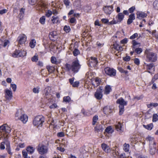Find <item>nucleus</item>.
Masks as SVG:
<instances>
[{"label": "nucleus", "instance_id": "nucleus-1", "mask_svg": "<svg viewBox=\"0 0 158 158\" xmlns=\"http://www.w3.org/2000/svg\"><path fill=\"white\" fill-rule=\"evenodd\" d=\"M144 54L146 56V61L149 62H155L157 60V55L156 52L153 51L150 48L146 49Z\"/></svg>", "mask_w": 158, "mask_h": 158}, {"label": "nucleus", "instance_id": "nucleus-2", "mask_svg": "<svg viewBox=\"0 0 158 158\" xmlns=\"http://www.w3.org/2000/svg\"><path fill=\"white\" fill-rule=\"evenodd\" d=\"M65 67L68 71H72L74 73H77L81 67L79 61L77 59L73 61L71 64L66 63L65 65Z\"/></svg>", "mask_w": 158, "mask_h": 158}, {"label": "nucleus", "instance_id": "nucleus-3", "mask_svg": "<svg viewBox=\"0 0 158 158\" xmlns=\"http://www.w3.org/2000/svg\"><path fill=\"white\" fill-rule=\"evenodd\" d=\"M45 119L44 117L42 115L36 116L33 120L32 123L34 126H36L37 128L41 127L44 122Z\"/></svg>", "mask_w": 158, "mask_h": 158}, {"label": "nucleus", "instance_id": "nucleus-4", "mask_svg": "<svg viewBox=\"0 0 158 158\" xmlns=\"http://www.w3.org/2000/svg\"><path fill=\"white\" fill-rule=\"evenodd\" d=\"M11 131V128L6 124H4L0 126V131L1 135L5 138H8Z\"/></svg>", "mask_w": 158, "mask_h": 158}, {"label": "nucleus", "instance_id": "nucleus-5", "mask_svg": "<svg viewBox=\"0 0 158 158\" xmlns=\"http://www.w3.org/2000/svg\"><path fill=\"white\" fill-rule=\"evenodd\" d=\"M27 52L24 49H15L12 54V56L15 58L23 57L26 56Z\"/></svg>", "mask_w": 158, "mask_h": 158}, {"label": "nucleus", "instance_id": "nucleus-6", "mask_svg": "<svg viewBox=\"0 0 158 158\" xmlns=\"http://www.w3.org/2000/svg\"><path fill=\"white\" fill-rule=\"evenodd\" d=\"M105 73L110 77H114L116 76V70L113 68L106 67L104 69Z\"/></svg>", "mask_w": 158, "mask_h": 158}, {"label": "nucleus", "instance_id": "nucleus-7", "mask_svg": "<svg viewBox=\"0 0 158 158\" xmlns=\"http://www.w3.org/2000/svg\"><path fill=\"white\" fill-rule=\"evenodd\" d=\"M48 147L44 144H40L37 147L38 152L42 155L46 154L48 152Z\"/></svg>", "mask_w": 158, "mask_h": 158}, {"label": "nucleus", "instance_id": "nucleus-8", "mask_svg": "<svg viewBox=\"0 0 158 158\" xmlns=\"http://www.w3.org/2000/svg\"><path fill=\"white\" fill-rule=\"evenodd\" d=\"M103 89L102 86H100L96 90L94 96V97L98 100H101L102 98L103 94L102 92Z\"/></svg>", "mask_w": 158, "mask_h": 158}, {"label": "nucleus", "instance_id": "nucleus-9", "mask_svg": "<svg viewBox=\"0 0 158 158\" xmlns=\"http://www.w3.org/2000/svg\"><path fill=\"white\" fill-rule=\"evenodd\" d=\"M27 37L23 34H20L18 37L17 41L19 44L22 45L24 44L27 41Z\"/></svg>", "mask_w": 158, "mask_h": 158}, {"label": "nucleus", "instance_id": "nucleus-10", "mask_svg": "<svg viewBox=\"0 0 158 158\" xmlns=\"http://www.w3.org/2000/svg\"><path fill=\"white\" fill-rule=\"evenodd\" d=\"M98 63L97 58L91 57L90 60L89 61V66L91 67H96Z\"/></svg>", "mask_w": 158, "mask_h": 158}, {"label": "nucleus", "instance_id": "nucleus-11", "mask_svg": "<svg viewBox=\"0 0 158 158\" xmlns=\"http://www.w3.org/2000/svg\"><path fill=\"white\" fill-rule=\"evenodd\" d=\"M113 6H106L104 7L103 10L106 15L110 14L113 11Z\"/></svg>", "mask_w": 158, "mask_h": 158}, {"label": "nucleus", "instance_id": "nucleus-12", "mask_svg": "<svg viewBox=\"0 0 158 158\" xmlns=\"http://www.w3.org/2000/svg\"><path fill=\"white\" fill-rule=\"evenodd\" d=\"M101 147L103 150L106 153H109L110 152V147L104 143L101 144Z\"/></svg>", "mask_w": 158, "mask_h": 158}, {"label": "nucleus", "instance_id": "nucleus-13", "mask_svg": "<svg viewBox=\"0 0 158 158\" xmlns=\"http://www.w3.org/2000/svg\"><path fill=\"white\" fill-rule=\"evenodd\" d=\"M5 98L8 100H11L13 97L12 92L9 89H6L5 91Z\"/></svg>", "mask_w": 158, "mask_h": 158}, {"label": "nucleus", "instance_id": "nucleus-14", "mask_svg": "<svg viewBox=\"0 0 158 158\" xmlns=\"http://www.w3.org/2000/svg\"><path fill=\"white\" fill-rule=\"evenodd\" d=\"M75 78L73 77L69 79V81L70 84L73 87H77L79 85L80 82L79 81H76L74 82Z\"/></svg>", "mask_w": 158, "mask_h": 158}, {"label": "nucleus", "instance_id": "nucleus-15", "mask_svg": "<svg viewBox=\"0 0 158 158\" xmlns=\"http://www.w3.org/2000/svg\"><path fill=\"white\" fill-rule=\"evenodd\" d=\"M137 18L139 19L146 18L147 16V14L144 12L142 11H137L136 13Z\"/></svg>", "mask_w": 158, "mask_h": 158}, {"label": "nucleus", "instance_id": "nucleus-16", "mask_svg": "<svg viewBox=\"0 0 158 158\" xmlns=\"http://www.w3.org/2000/svg\"><path fill=\"white\" fill-rule=\"evenodd\" d=\"M116 103L119 104V106H126L127 105V102L124 101V99L122 98H118L116 101Z\"/></svg>", "mask_w": 158, "mask_h": 158}, {"label": "nucleus", "instance_id": "nucleus-17", "mask_svg": "<svg viewBox=\"0 0 158 158\" xmlns=\"http://www.w3.org/2000/svg\"><path fill=\"white\" fill-rule=\"evenodd\" d=\"M51 21L53 24H59L60 23V18L57 16H52Z\"/></svg>", "mask_w": 158, "mask_h": 158}, {"label": "nucleus", "instance_id": "nucleus-18", "mask_svg": "<svg viewBox=\"0 0 158 158\" xmlns=\"http://www.w3.org/2000/svg\"><path fill=\"white\" fill-rule=\"evenodd\" d=\"M57 32L56 31L51 32L49 35V38L50 40L55 41L57 38Z\"/></svg>", "mask_w": 158, "mask_h": 158}, {"label": "nucleus", "instance_id": "nucleus-19", "mask_svg": "<svg viewBox=\"0 0 158 158\" xmlns=\"http://www.w3.org/2000/svg\"><path fill=\"white\" fill-rule=\"evenodd\" d=\"M25 9L21 8L19 10V13L18 16L17 17L19 19V20H22L23 19L24 15Z\"/></svg>", "mask_w": 158, "mask_h": 158}, {"label": "nucleus", "instance_id": "nucleus-20", "mask_svg": "<svg viewBox=\"0 0 158 158\" xmlns=\"http://www.w3.org/2000/svg\"><path fill=\"white\" fill-rule=\"evenodd\" d=\"M28 119L27 116L25 114H23L19 117V120H20L23 123L25 124L27 122Z\"/></svg>", "mask_w": 158, "mask_h": 158}, {"label": "nucleus", "instance_id": "nucleus-21", "mask_svg": "<svg viewBox=\"0 0 158 158\" xmlns=\"http://www.w3.org/2000/svg\"><path fill=\"white\" fill-rule=\"evenodd\" d=\"M124 18V15L122 13H119L116 17L117 22L119 23L121 22Z\"/></svg>", "mask_w": 158, "mask_h": 158}, {"label": "nucleus", "instance_id": "nucleus-22", "mask_svg": "<svg viewBox=\"0 0 158 158\" xmlns=\"http://www.w3.org/2000/svg\"><path fill=\"white\" fill-rule=\"evenodd\" d=\"M111 87L109 85H106L105 87L104 94L106 95H108L110 94L112 91Z\"/></svg>", "mask_w": 158, "mask_h": 158}, {"label": "nucleus", "instance_id": "nucleus-23", "mask_svg": "<svg viewBox=\"0 0 158 158\" xmlns=\"http://www.w3.org/2000/svg\"><path fill=\"white\" fill-rule=\"evenodd\" d=\"M114 131V130L112 129L111 126H108L105 129L104 134L106 135V133L108 134H112Z\"/></svg>", "mask_w": 158, "mask_h": 158}, {"label": "nucleus", "instance_id": "nucleus-24", "mask_svg": "<svg viewBox=\"0 0 158 158\" xmlns=\"http://www.w3.org/2000/svg\"><path fill=\"white\" fill-rule=\"evenodd\" d=\"M113 48L118 52L122 51L123 50V47L117 43L113 44Z\"/></svg>", "mask_w": 158, "mask_h": 158}, {"label": "nucleus", "instance_id": "nucleus-25", "mask_svg": "<svg viewBox=\"0 0 158 158\" xmlns=\"http://www.w3.org/2000/svg\"><path fill=\"white\" fill-rule=\"evenodd\" d=\"M95 131L97 132H102L103 130L102 125L101 124H97L96 126L94 128Z\"/></svg>", "mask_w": 158, "mask_h": 158}, {"label": "nucleus", "instance_id": "nucleus-26", "mask_svg": "<svg viewBox=\"0 0 158 158\" xmlns=\"http://www.w3.org/2000/svg\"><path fill=\"white\" fill-rule=\"evenodd\" d=\"M146 140L147 141L149 142L150 146H151V144L153 143L154 145H155L156 144V143L154 141V138L150 135H148L146 138Z\"/></svg>", "mask_w": 158, "mask_h": 158}, {"label": "nucleus", "instance_id": "nucleus-27", "mask_svg": "<svg viewBox=\"0 0 158 158\" xmlns=\"http://www.w3.org/2000/svg\"><path fill=\"white\" fill-rule=\"evenodd\" d=\"M123 126V125L120 122H118L117 124L115 125L116 130L118 131L123 132V130L122 127Z\"/></svg>", "mask_w": 158, "mask_h": 158}, {"label": "nucleus", "instance_id": "nucleus-28", "mask_svg": "<svg viewBox=\"0 0 158 158\" xmlns=\"http://www.w3.org/2000/svg\"><path fill=\"white\" fill-rule=\"evenodd\" d=\"M103 112L105 114H108L112 112V110L110 106H105L103 109Z\"/></svg>", "mask_w": 158, "mask_h": 158}, {"label": "nucleus", "instance_id": "nucleus-29", "mask_svg": "<svg viewBox=\"0 0 158 158\" xmlns=\"http://www.w3.org/2000/svg\"><path fill=\"white\" fill-rule=\"evenodd\" d=\"M6 146V150L8 153L12 155V152H11V150L10 148V143L9 142H6L5 144Z\"/></svg>", "mask_w": 158, "mask_h": 158}, {"label": "nucleus", "instance_id": "nucleus-30", "mask_svg": "<svg viewBox=\"0 0 158 158\" xmlns=\"http://www.w3.org/2000/svg\"><path fill=\"white\" fill-rule=\"evenodd\" d=\"M35 149L32 147L28 146L26 150L28 153L32 154L34 152Z\"/></svg>", "mask_w": 158, "mask_h": 158}, {"label": "nucleus", "instance_id": "nucleus-31", "mask_svg": "<svg viewBox=\"0 0 158 158\" xmlns=\"http://www.w3.org/2000/svg\"><path fill=\"white\" fill-rule=\"evenodd\" d=\"M51 61L53 64H57L60 63V62L57 60L56 58L54 56H52L51 58Z\"/></svg>", "mask_w": 158, "mask_h": 158}, {"label": "nucleus", "instance_id": "nucleus-32", "mask_svg": "<svg viewBox=\"0 0 158 158\" xmlns=\"http://www.w3.org/2000/svg\"><path fill=\"white\" fill-rule=\"evenodd\" d=\"M130 145L128 143H125L123 145V149L125 152H129L130 149Z\"/></svg>", "mask_w": 158, "mask_h": 158}, {"label": "nucleus", "instance_id": "nucleus-33", "mask_svg": "<svg viewBox=\"0 0 158 158\" xmlns=\"http://www.w3.org/2000/svg\"><path fill=\"white\" fill-rule=\"evenodd\" d=\"M36 41L35 39L31 40L29 43V46L31 48H34L35 46Z\"/></svg>", "mask_w": 158, "mask_h": 158}, {"label": "nucleus", "instance_id": "nucleus-34", "mask_svg": "<svg viewBox=\"0 0 158 158\" xmlns=\"http://www.w3.org/2000/svg\"><path fill=\"white\" fill-rule=\"evenodd\" d=\"M143 126L145 129L148 130H151L153 128V125L152 123H151L146 125H143Z\"/></svg>", "mask_w": 158, "mask_h": 158}, {"label": "nucleus", "instance_id": "nucleus-35", "mask_svg": "<svg viewBox=\"0 0 158 158\" xmlns=\"http://www.w3.org/2000/svg\"><path fill=\"white\" fill-rule=\"evenodd\" d=\"M46 21V17L45 16H43L41 17L39 19V22L42 25H44Z\"/></svg>", "mask_w": 158, "mask_h": 158}, {"label": "nucleus", "instance_id": "nucleus-36", "mask_svg": "<svg viewBox=\"0 0 158 158\" xmlns=\"http://www.w3.org/2000/svg\"><path fill=\"white\" fill-rule=\"evenodd\" d=\"M131 44H132L131 48H132V49H135L136 45L140 44V43L137 42L135 40H133L132 41Z\"/></svg>", "mask_w": 158, "mask_h": 158}, {"label": "nucleus", "instance_id": "nucleus-37", "mask_svg": "<svg viewBox=\"0 0 158 158\" xmlns=\"http://www.w3.org/2000/svg\"><path fill=\"white\" fill-rule=\"evenodd\" d=\"M22 114H22V111L21 110H18L15 115V117L16 118H17L16 119L17 120H19V117L21 116Z\"/></svg>", "mask_w": 158, "mask_h": 158}, {"label": "nucleus", "instance_id": "nucleus-38", "mask_svg": "<svg viewBox=\"0 0 158 158\" xmlns=\"http://www.w3.org/2000/svg\"><path fill=\"white\" fill-rule=\"evenodd\" d=\"M2 47H6V46H8L10 44V42L8 40H3Z\"/></svg>", "mask_w": 158, "mask_h": 158}, {"label": "nucleus", "instance_id": "nucleus-39", "mask_svg": "<svg viewBox=\"0 0 158 158\" xmlns=\"http://www.w3.org/2000/svg\"><path fill=\"white\" fill-rule=\"evenodd\" d=\"M94 80L95 82L96 83V85L95 86L97 87L99 85L101 82V79L98 77H96L95 78Z\"/></svg>", "mask_w": 158, "mask_h": 158}, {"label": "nucleus", "instance_id": "nucleus-40", "mask_svg": "<svg viewBox=\"0 0 158 158\" xmlns=\"http://www.w3.org/2000/svg\"><path fill=\"white\" fill-rule=\"evenodd\" d=\"M98 120V115H95L93 117V121L92 123V125L94 126L95 125L97 121Z\"/></svg>", "mask_w": 158, "mask_h": 158}, {"label": "nucleus", "instance_id": "nucleus-41", "mask_svg": "<svg viewBox=\"0 0 158 158\" xmlns=\"http://www.w3.org/2000/svg\"><path fill=\"white\" fill-rule=\"evenodd\" d=\"M150 148H149V152L152 155H154L156 152V149L155 148L154 146L151 147L150 146Z\"/></svg>", "mask_w": 158, "mask_h": 158}, {"label": "nucleus", "instance_id": "nucleus-42", "mask_svg": "<svg viewBox=\"0 0 158 158\" xmlns=\"http://www.w3.org/2000/svg\"><path fill=\"white\" fill-rule=\"evenodd\" d=\"M63 102L66 103L70 102L71 100V99L69 96H64L63 98Z\"/></svg>", "mask_w": 158, "mask_h": 158}, {"label": "nucleus", "instance_id": "nucleus-43", "mask_svg": "<svg viewBox=\"0 0 158 158\" xmlns=\"http://www.w3.org/2000/svg\"><path fill=\"white\" fill-rule=\"evenodd\" d=\"M135 53L136 54H140L143 52V49L141 48H138L134 49Z\"/></svg>", "mask_w": 158, "mask_h": 158}, {"label": "nucleus", "instance_id": "nucleus-44", "mask_svg": "<svg viewBox=\"0 0 158 158\" xmlns=\"http://www.w3.org/2000/svg\"><path fill=\"white\" fill-rule=\"evenodd\" d=\"M63 30L66 33H69L71 31L70 27L67 25H65L64 27Z\"/></svg>", "mask_w": 158, "mask_h": 158}, {"label": "nucleus", "instance_id": "nucleus-45", "mask_svg": "<svg viewBox=\"0 0 158 158\" xmlns=\"http://www.w3.org/2000/svg\"><path fill=\"white\" fill-rule=\"evenodd\" d=\"M47 69H48V72L50 73H52L55 70V68L54 67L52 66H47Z\"/></svg>", "mask_w": 158, "mask_h": 158}, {"label": "nucleus", "instance_id": "nucleus-46", "mask_svg": "<svg viewBox=\"0 0 158 158\" xmlns=\"http://www.w3.org/2000/svg\"><path fill=\"white\" fill-rule=\"evenodd\" d=\"M153 5L155 9L158 10V0H156L153 2Z\"/></svg>", "mask_w": 158, "mask_h": 158}, {"label": "nucleus", "instance_id": "nucleus-47", "mask_svg": "<svg viewBox=\"0 0 158 158\" xmlns=\"http://www.w3.org/2000/svg\"><path fill=\"white\" fill-rule=\"evenodd\" d=\"M119 114L121 115L122 114L124 111V107L123 106H119Z\"/></svg>", "mask_w": 158, "mask_h": 158}, {"label": "nucleus", "instance_id": "nucleus-48", "mask_svg": "<svg viewBox=\"0 0 158 158\" xmlns=\"http://www.w3.org/2000/svg\"><path fill=\"white\" fill-rule=\"evenodd\" d=\"M154 66V64L153 63H149L147 64L146 65V68L147 70H150Z\"/></svg>", "mask_w": 158, "mask_h": 158}, {"label": "nucleus", "instance_id": "nucleus-49", "mask_svg": "<svg viewBox=\"0 0 158 158\" xmlns=\"http://www.w3.org/2000/svg\"><path fill=\"white\" fill-rule=\"evenodd\" d=\"M158 120V115L156 114H154L152 117V121L153 122H155Z\"/></svg>", "mask_w": 158, "mask_h": 158}, {"label": "nucleus", "instance_id": "nucleus-50", "mask_svg": "<svg viewBox=\"0 0 158 158\" xmlns=\"http://www.w3.org/2000/svg\"><path fill=\"white\" fill-rule=\"evenodd\" d=\"M52 14V12L50 10H48L45 12V16L49 18Z\"/></svg>", "mask_w": 158, "mask_h": 158}, {"label": "nucleus", "instance_id": "nucleus-51", "mask_svg": "<svg viewBox=\"0 0 158 158\" xmlns=\"http://www.w3.org/2000/svg\"><path fill=\"white\" fill-rule=\"evenodd\" d=\"M157 79H158V73L154 75L151 82V83H153L154 81Z\"/></svg>", "mask_w": 158, "mask_h": 158}, {"label": "nucleus", "instance_id": "nucleus-52", "mask_svg": "<svg viewBox=\"0 0 158 158\" xmlns=\"http://www.w3.org/2000/svg\"><path fill=\"white\" fill-rule=\"evenodd\" d=\"M49 47L50 50L52 51V50L54 49L55 48V45L53 42H51L49 44Z\"/></svg>", "mask_w": 158, "mask_h": 158}, {"label": "nucleus", "instance_id": "nucleus-53", "mask_svg": "<svg viewBox=\"0 0 158 158\" xmlns=\"http://www.w3.org/2000/svg\"><path fill=\"white\" fill-rule=\"evenodd\" d=\"M29 3L31 5H35L37 2L38 0H28Z\"/></svg>", "mask_w": 158, "mask_h": 158}, {"label": "nucleus", "instance_id": "nucleus-54", "mask_svg": "<svg viewBox=\"0 0 158 158\" xmlns=\"http://www.w3.org/2000/svg\"><path fill=\"white\" fill-rule=\"evenodd\" d=\"M40 88L39 86L35 87L33 89V92L35 94H38L39 92Z\"/></svg>", "mask_w": 158, "mask_h": 158}, {"label": "nucleus", "instance_id": "nucleus-55", "mask_svg": "<svg viewBox=\"0 0 158 158\" xmlns=\"http://www.w3.org/2000/svg\"><path fill=\"white\" fill-rule=\"evenodd\" d=\"M73 53L74 56H76L80 54V51L78 49L76 48L74 50Z\"/></svg>", "mask_w": 158, "mask_h": 158}, {"label": "nucleus", "instance_id": "nucleus-56", "mask_svg": "<svg viewBox=\"0 0 158 158\" xmlns=\"http://www.w3.org/2000/svg\"><path fill=\"white\" fill-rule=\"evenodd\" d=\"M138 36V34L137 33L134 34L133 35L130 37V39L134 40V39L137 37Z\"/></svg>", "mask_w": 158, "mask_h": 158}, {"label": "nucleus", "instance_id": "nucleus-57", "mask_svg": "<svg viewBox=\"0 0 158 158\" xmlns=\"http://www.w3.org/2000/svg\"><path fill=\"white\" fill-rule=\"evenodd\" d=\"M25 144L24 143H20L17 146V147L16 149V150L17 151L19 150V149L18 148V147L20 148H23L25 147Z\"/></svg>", "mask_w": 158, "mask_h": 158}, {"label": "nucleus", "instance_id": "nucleus-58", "mask_svg": "<svg viewBox=\"0 0 158 158\" xmlns=\"http://www.w3.org/2000/svg\"><path fill=\"white\" fill-rule=\"evenodd\" d=\"M118 158H127L125 153L123 152L120 154L118 156Z\"/></svg>", "mask_w": 158, "mask_h": 158}, {"label": "nucleus", "instance_id": "nucleus-59", "mask_svg": "<svg viewBox=\"0 0 158 158\" xmlns=\"http://www.w3.org/2000/svg\"><path fill=\"white\" fill-rule=\"evenodd\" d=\"M135 6H132L129 9L128 11L130 13H131V14H133L132 13L135 10Z\"/></svg>", "mask_w": 158, "mask_h": 158}, {"label": "nucleus", "instance_id": "nucleus-60", "mask_svg": "<svg viewBox=\"0 0 158 158\" xmlns=\"http://www.w3.org/2000/svg\"><path fill=\"white\" fill-rule=\"evenodd\" d=\"M134 62L136 65H139L140 64L139 60L138 58H135L134 59Z\"/></svg>", "mask_w": 158, "mask_h": 158}, {"label": "nucleus", "instance_id": "nucleus-61", "mask_svg": "<svg viewBox=\"0 0 158 158\" xmlns=\"http://www.w3.org/2000/svg\"><path fill=\"white\" fill-rule=\"evenodd\" d=\"M10 87L12 88L13 91H15L17 88V86L16 84H11Z\"/></svg>", "mask_w": 158, "mask_h": 158}, {"label": "nucleus", "instance_id": "nucleus-62", "mask_svg": "<svg viewBox=\"0 0 158 158\" xmlns=\"http://www.w3.org/2000/svg\"><path fill=\"white\" fill-rule=\"evenodd\" d=\"M123 60L125 61H129L131 60V57L129 56H127L123 58Z\"/></svg>", "mask_w": 158, "mask_h": 158}, {"label": "nucleus", "instance_id": "nucleus-63", "mask_svg": "<svg viewBox=\"0 0 158 158\" xmlns=\"http://www.w3.org/2000/svg\"><path fill=\"white\" fill-rule=\"evenodd\" d=\"M27 152L25 150H23L22 151L23 157L24 158H28L27 157Z\"/></svg>", "mask_w": 158, "mask_h": 158}, {"label": "nucleus", "instance_id": "nucleus-64", "mask_svg": "<svg viewBox=\"0 0 158 158\" xmlns=\"http://www.w3.org/2000/svg\"><path fill=\"white\" fill-rule=\"evenodd\" d=\"M31 60L33 62H37L38 60V56L35 55L34 56L31 58Z\"/></svg>", "mask_w": 158, "mask_h": 158}]
</instances>
